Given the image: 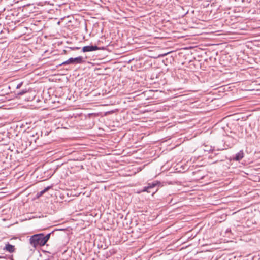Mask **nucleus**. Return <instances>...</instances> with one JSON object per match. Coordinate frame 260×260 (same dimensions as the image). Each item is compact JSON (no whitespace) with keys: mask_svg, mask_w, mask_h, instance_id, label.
Segmentation results:
<instances>
[{"mask_svg":"<svg viewBox=\"0 0 260 260\" xmlns=\"http://www.w3.org/2000/svg\"><path fill=\"white\" fill-rule=\"evenodd\" d=\"M84 61V59L83 57L82 56H78L77 57L75 58H70L67 60L63 62L60 65H66V64H81L83 63Z\"/></svg>","mask_w":260,"mask_h":260,"instance_id":"nucleus-3","label":"nucleus"},{"mask_svg":"<svg viewBox=\"0 0 260 260\" xmlns=\"http://www.w3.org/2000/svg\"><path fill=\"white\" fill-rule=\"evenodd\" d=\"M27 92V90L26 89H24V90H22L21 91L16 93V96L17 97L18 96L22 95Z\"/></svg>","mask_w":260,"mask_h":260,"instance_id":"nucleus-9","label":"nucleus"},{"mask_svg":"<svg viewBox=\"0 0 260 260\" xmlns=\"http://www.w3.org/2000/svg\"><path fill=\"white\" fill-rule=\"evenodd\" d=\"M5 257L4 256H0V258H5Z\"/></svg>","mask_w":260,"mask_h":260,"instance_id":"nucleus-15","label":"nucleus"},{"mask_svg":"<svg viewBox=\"0 0 260 260\" xmlns=\"http://www.w3.org/2000/svg\"><path fill=\"white\" fill-rule=\"evenodd\" d=\"M100 48L96 45L86 46L82 48V51L84 52H91L99 50Z\"/></svg>","mask_w":260,"mask_h":260,"instance_id":"nucleus-5","label":"nucleus"},{"mask_svg":"<svg viewBox=\"0 0 260 260\" xmlns=\"http://www.w3.org/2000/svg\"><path fill=\"white\" fill-rule=\"evenodd\" d=\"M248 83V82H245V85L247 84Z\"/></svg>","mask_w":260,"mask_h":260,"instance_id":"nucleus-16","label":"nucleus"},{"mask_svg":"<svg viewBox=\"0 0 260 260\" xmlns=\"http://www.w3.org/2000/svg\"><path fill=\"white\" fill-rule=\"evenodd\" d=\"M161 186V183L160 181H154L152 182L148 183L147 186H145L142 189L138 191L137 193L139 194L143 192H152V196H153Z\"/></svg>","mask_w":260,"mask_h":260,"instance_id":"nucleus-2","label":"nucleus"},{"mask_svg":"<svg viewBox=\"0 0 260 260\" xmlns=\"http://www.w3.org/2000/svg\"><path fill=\"white\" fill-rule=\"evenodd\" d=\"M4 250H5L7 251H9L10 253L13 252L15 251V247L14 245H12L9 243L6 244L5 248H4Z\"/></svg>","mask_w":260,"mask_h":260,"instance_id":"nucleus-8","label":"nucleus"},{"mask_svg":"<svg viewBox=\"0 0 260 260\" xmlns=\"http://www.w3.org/2000/svg\"><path fill=\"white\" fill-rule=\"evenodd\" d=\"M22 84H23V83H22V82H21V83H19V84L17 85V86H16V88H17V89H19V88L21 87V86L22 85Z\"/></svg>","mask_w":260,"mask_h":260,"instance_id":"nucleus-13","label":"nucleus"},{"mask_svg":"<svg viewBox=\"0 0 260 260\" xmlns=\"http://www.w3.org/2000/svg\"><path fill=\"white\" fill-rule=\"evenodd\" d=\"M254 89H251V88H247L246 89H245V91H251V90H254Z\"/></svg>","mask_w":260,"mask_h":260,"instance_id":"nucleus-14","label":"nucleus"},{"mask_svg":"<svg viewBox=\"0 0 260 260\" xmlns=\"http://www.w3.org/2000/svg\"><path fill=\"white\" fill-rule=\"evenodd\" d=\"M253 28H254L253 27H249V25L248 24H247L246 28L245 27L244 30H245V31H246V30L249 31V30H252Z\"/></svg>","mask_w":260,"mask_h":260,"instance_id":"nucleus-12","label":"nucleus"},{"mask_svg":"<svg viewBox=\"0 0 260 260\" xmlns=\"http://www.w3.org/2000/svg\"><path fill=\"white\" fill-rule=\"evenodd\" d=\"M248 60H246V58H245V68H247V69L252 68L250 65L253 64L255 61L254 59L252 57H247Z\"/></svg>","mask_w":260,"mask_h":260,"instance_id":"nucleus-6","label":"nucleus"},{"mask_svg":"<svg viewBox=\"0 0 260 260\" xmlns=\"http://www.w3.org/2000/svg\"><path fill=\"white\" fill-rule=\"evenodd\" d=\"M243 157L244 153L242 150H241L233 157V159L234 160L239 161L242 159Z\"/></svg>","mask_w":260,"mask_h":260,"instance_id":"nucleus-7","label":"nucleus"},{"mask_svg":"<svg viewBox=\"0 0 260 260\" xmlns=\"http://www.w3.org/2000/svg\"><path fill=\"white\" fill-rule=\"evenodd\" d=\"M246 46L248 48L249 47V46L248 45H246Z\"/></svg>","mask_w":260,"mask_h":260,"instance_id":"nucleus-17","label":"nucleus"},{"mask_svg":"<svg viewBox=\"0 0 260 260\" xmlns=\"http://www.w3.org/2000/svg\"><path fill=\"white\" fill-rule=\"evenodd\" d=\"M50 188V187H49V186L46 187L44 189H43V190L39 192V196L43 195L45 192H46L47 191H48Z\"/></svg>","mask_w":260,"mask_h":260,"instance_id":"nucleus-10","label":"nucleus"},{"mask_svg":"<svg viewBox=\"0 0 260 260\" xmlns=\"http://www.w3.org/2000/svg\"><path fill=\"white\" fill-rule=\"evenodd\" d=\"M247 12L248 16L247 17H245V19H250V20H253L254 19V17H251V15H254L256 13V10L253 7L251 8V9L248 10L247 8V6L246 7H245V12Z\"/></svg>","mask_w":260,"mask_h":260,"instance_id":"nucleus-4","label":"nucleus"},{"mask_svg":"<svg viewBox=\"0 0 260 260\" xmlns=\"http://www.w3.org/2000/svg\"><path fill=\"white\" fill-rule=\"evenodd\" d=\"M53 232L49 233L46 235L43 233L33 235L30 237L29 240L30 244L34 248L45 245Z\"/></svg>","mask_w":260,"mask_h":260,"instance_id":"nucleus-1","label":"nucleus"},{"mask_svg":"<svg viewBox=\"0 0 260 260\" xmlns=\"http://www.w3.org/2000/svg\"><path fill=\"white\" fill-rule=\"evenodd\" d=\"M246 1L248 3H251L250 6H255V0H246Z\"/></svg>","mask_w":260,"mask_h":260,"instance_id":"nucleus-11","label":"nucleus"}]
</instances>
